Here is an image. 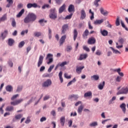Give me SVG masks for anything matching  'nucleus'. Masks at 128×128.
I'll use <instances>...</instances> for the list:
<instances>
[{
    "mask_svg": "<svg viewBox=\"0 0 128 128\" xmlns=\"http://www.w3.org/2000/svg\"><path fill=\"white\" fill-rule=\"evenodd\" d=\"M66 122V117L64 116H62L60 118V124L62 126H64V124Z\"/></svg>",
    "mask_w": 128,
    "mask_h": 128,
    "instance_id": "nucleus-14",
    "label": "nucleus"
},
{
    "mask_svg": "<svg viewBox=\"0 0 128 128\" xmlns=\"http://www.w3.org/2000/svg\"><path fill=\"white\" fill-rule=\"evenodd\" d=\"M46 118L43 116L40 119V122H46Z\"/></svg>",
    "mask_w": 128,
    "mask_h": 128,
    "instance_id": "nucleus-53",
    "label": "nucleus"
},
{
    "mask_svg": "<svg viewBox=\"0 0 128 128\" xmlns=\"http://www.w3.org/2000/svg\"><path fill=\"white\" fill-rule=\"evenodd\" d=\"M22 6H24V5L22 3H20V4H18V8H22Z\"/></svg>",
    "mask_w": 128,
    "mask_h": 128,
    "instance_id": "nucleus-63",
    "label": "nucleus"
},
{
    "mask_svg": "<svg viewBox=\"0 0 128 128\" xmlns=\"http://www.w3.org/2000/svg\"><path fill=\"white\" fill-rule=\"evenodd\" d=\"M88 54H80V56L79 58L78 59V60H86V58H88Z\"/></svg>",
    "mask_w": 128,
    "mask_h": 128,
    "instance_id": "nucleus-12",
    "label": "nucleus"
},
{
    "mask_svg": "<svg viewBox=\"0 0 128 128\" xmlns=\"http://www.w3.org/2000/svg\"><path fill=\"white\" fill-rule=\"evenodd\" d=\"M110 48H111L114 54H120V52L118 51V50H114V48L112 47H110Z\"/></svg>",
    "mask_w": 128,
    "mask_h": 128,
    "instance_id": "nucleus-36",
    "label": "nucleus"
},
{
    "mask_svg": "<svg viewBox=\"0 0 128 128\" xmlns=\"http://www.w3.org/2000/svg\"><path fill=\"white\" fill-rule=\"evenodd\" d=\"M28 30H26L25 31H22L21 32V36H24V34H28Z\"/></svg>",
    "mask_w": 128,
    "mask_h": 128,
    "instance_id": "nucleus-54",
    "label": "nucleus"
},
{
    "mask_svg": "<svg viewBox=\"0 0 128 128\" xmlns=\"http://www.w3.org/2000/svg\"><path fill=\"white\" fill-rule=\"evenodd\" d=\"M12 26L13 28H16V20L14 18H12Z\"/></svg>",
    "mask_w": 128,
    "mask_h": 128,
    "instance_id": "nucleus-32",
    "label": "nucleus"
},
{
    "mask_svg": "<svg viewBox=\"0 0 128 128\" xmlns=\"http://www.w3.org/2000/svg\"><path fill=\"white\" fill-rule=\"evenodd\" d=\"M96 38L94 37H92L88 39V44H96Z\"/></svg>",
    "mask_w": 128,
    "mask_h": 128,
    "instance_id": "nucleus-8",
    "label": "nucleus"
},
{
    "mask_svg": "<svg viewBox=\"0 0 128 128\" xmlns=\"http://www.w3.org/2000/svg\"><path fill=\"white\" fill-rule=\"evenodd\" d=\"M66 38V35H64L61 37L60 40V46H62Z\"/></svg>",
    "mask_w": 128,
    "mask_h": 128,
    "instance_id": "nucleus-11",
    "label": "nucleus"
},
{
    "mask_svg": "<svg viewBox=\"0 0 128 128\" xmlns=\"http://www.w3.org/2000/svg\"><path fill=\"white\" fill-rule=\"evenodd\" d=\"M116 26H120V24L119 16H117V18L116 21Z\"/></svg>",
    "mask_w": 128,
    "mask_h": 128,
    "instance_id": "nucleus-40",
    "label": "nucleus"
},
{
    "mask_svg": "<svg viewBox=\"0 0 128 128\" xmlns=\"http://www.w3.org/2000/svg\"><path fill=\"white\" fill-rule=\"evenodd\" d=\"M96 56H100L102 54V52L100 50H97L96 52Z\"/></svg>",
    "mask_w": 128,
    "mask_h": 128,
    "instance_id": "nucleus-55",
    "label": "nucleus"
},
{
    "mask_svg": "<svg viewBox=\"0 0 128 128\" xmlns=\"http://www.w3.org/2000/svg\"><path fill=\"white\" fill-rule=\"evenodd\" d=\"M54 62V59L52 58H49V62H47L48 64H52Z\"/></svg>",
    "mask_w": 128,
    "mask_h": 128,
    "instance_id": "nucleus-60",
    "label": "nucleus"
},
{
    "mask_svg": "<svg viewBox=\"0 0 128 128\" xmlns=\"http://www.w3.org/2000/svg\"><path fill=\"white\" fill-rule=\"evenodd\" d=\"M118 42L120 43V44H124V38H120L119 40H118Z\"/></svg>",
    "mask_w": 128,
    "mask_h": 128,
    "instance_id": "nucleus-57",
    "label": "nucleus"
},
{
    "mask_svg": "<svg viewBox=\"0 0 128 128\" xmlns=\"http://www.w3.org/2000/svg\"><path fill=\"white\" fill-rule=\"evenodd\" d=\"M91 78H93L94 80H98L100 79V76L98 75H94L91 76Z\"/></svg>",
    "mask_w": 128,
    "mask_h": 128,
    "instance_id": "nucleus-33",
    "label": "nucleus"
},
{
    "mask_svg": "<svg viewBox=\"0 0 128 128\" xmlns=\"http://www.w3.org/2000/svg\"><path fill=\"white\" fill-rule=\"evenodd\" d=\"M126 104L122 103L120 106V108H122L124 114H126Z\"/></svg>",
    "mask_w": 128,
    "mask_h": 128,
    "instance_id": "nucleus-17",
    "label": "nucleus"
},
{
    "mask_svg": "<svg viewBox=\"0 0 128 128\" xmlns=\"http://www.w3.org/2000/svg\"><path fill=\"white\" fill-rule=\"evenodd\" d=\"M84 66H76V72H77V74H82V70H84Z\"/></svg>",
    "mask_w": 128,
    "mask_h": 128,
    "instance_id": "nucleus-10",
    "label": "nucleus"
},
{
    "mask_svg": "<svg viewBox=\"0 0 128 128\" xmlns=\"http://www.w3.org/2000/svg\"><path fill=\"white\" fill-rule=\"evenodd\" d=\"M100 2V0H95L94 2V6H96V8H98V2Z\"/></svg>",
    "mask_w": 128,
    "mask_h": 128,
    "instance_id": "nucleus-43",
    "label": "nucleus"
},
{
    "mask_svg": "<svg viewBox=\"0 0 128 128\" xmlns=\"http://www.w3.org/2000/svg\"><path fill=\"white\" fill-rule=\"evenodd\" d=\"M98 126V122H93L90 124V126Z\"/></svg>",
    "mask_w": 128,
    "mask_h": 128,
    "instance_id": "nucleus-44",
    "label": "nucleus"
},
{
    "mask_svg": "<svg viewBox=\"0 0 128 128\" xmlns=\"http://www.w3.org/2000/svg\"><path fill=\"white\" fill-rule=\"evenodd\" d=\"M89 14H91L92 16L90 17V18L91 20H94V12H92V9H90L89 10Z\"/></svg>",
    "mask_w": 128,
    "mask_h": 128,
    "instance_id": "nucleus-31",
    "label": "nucleus"
},
{
    "mask_svg": "<svg viewBox=\"0 0 128 128\" xmlns=\"http://www.w3.org/2000/svg\"><path fill=\"white\" fill-rule=\"evenodd\" d=\"M48 36L50 40L52 38V29L50 28H48Z\"/></svg>",
    "mask_w": 128,
    "mask_h": 128,
    "instance_id": "nucleus-38",
    "label": "nucleus"
},
{
    "mask_svg": "<svg viewBox=\"0 0 128 128\" xmlns=\"http://www.w3.org/2000/svg\"><path fill=\"white\" fill-rule=\"evenodd\" d=\"M6 20V15L3 16L2 17L0 18V20L1 22H4V20Z\"/></svg>",
    "mask_w": 128,
    "mask_h": 128,
    "instance_id": "nucleus-46",
    "label": "nucleus"
},
{
    "mask_svg": "<svg viewBox=\"0 0 128 128\" xmlns=\"http://www.w3.org/2000/svg\"><path fill=\"white\" fill-rule=\"evenodd\" d=\"M102 22H104V19H101L100 20H97L94 22V24H102Z\"/></svg>",
    "mask_w": 128,
    "mask_h": 128,
    "instance_id": "nucleus-22",
    "label": "nucleus"
},
{
    "mask_svg": "<svg viewBox=\"0 0 128 128\" xmlns=\"http://www.w3.org/2000/svg\"><path fill=\"white\" fill-rule=\"evenodd\" d=\"M72 13H71L70 15L67 16L65 18L66 20H70L72 16Z\"/></svg>",
    "mask_w": 128,
    "mask_h": 128,
    "instance_id": "nucleus-48",
    "label": "nucleus"
},
{
    "mask_svg": "<svg viewBox=\"0 0 128 128\" xmlns=\"http://www.w3.org/2000/svg\"><path fill=\"white\" fill-rule=\"evenodd\" d=\"M76 82V78H74V79L70 81L67 84V86H70V84H72V82Z\"/></svg>",
    "mask_w": 128,
    "mask_h": 128,
    "instance_id": "nucleus-37",
    "label": "nucleus"
},
{
    "mask_svg": "<svg viewBox=\"0 0 128 128\" xmlns=\"http://www.w3.org/2000/svg\"><path fill=\"white\" fill-rule=\"evenodd\" d=\"M82 110H84V106L82 105H81L78 108V114H82Z\"/></svg>",
    "mask_w": 128,
    "mask_h": 128,
    "instance_id": "nucleus-34",
    "label": "nucleus"
},
{
    "mask_svg": "<svg viewBox=\"0 0 128 128\" xmlns=\"http://www.w3.org/2000/svg\"><path fill=\"white\" fill-rule=\"evenodd\" d=\"M14 106H8L6 107V112H14Z\"/></svg>",
    "mask_w": 128,
    "mask_h": 128,
    "instance_id": "nucleus-30",
    "label": "nucleus"
},
{
    "mask_svg": "<svg viewBox=\"0 0 128 128\" xmlns=\"http://www.w3.org/2000/svg\"><path fill=\"white\" fill-rule=\"evenodd\" d=\"M68 30V24H65L62 26V30L61 32V34H66V32Z\"/></svg>",
    "mask_w": 128,
    "mask_h": 128,
    "instance_id": "nucleus-4",
    "label": "nucleus"
},
{
    "mask_svg": "<svg viewBox=\"0 0 128 128\" xmlns=\"http://www.w3.org/2000/svg\"><path fill=\"white\" fill-rule=\"evenodd\" d=\"M6 2H8L6 6L7 8H10L12 5V4H14V0H6Z\"/></svg>",
    "mask_w": 128,
    "mask_h": 128,
    "instance_id": "nucleus-25",
    "label": "nucleus"
},
{
    "mask_svg": "<svg viewBox=\"0 0 128 128\" xmlns=\"http://www.w3.org/2000/svg\"><path fill=\"white\" fill-rule=\"evenodd\" d=\"M22 86H18L17 88L16 92H22Z\"/></svg>",
    "mask_w": 128,
    "mask_h": 128,
    "instance_id": "nucleus-49",
    "label": "nucleus"
},
{
    "mask_svg": "<svg viewBox=\"0 0 128 128\" xmlns=\"http://www.w3.org/2000/svg\"><path fill=\"white\" fill-rule=\"evenodd\" d=\"M121 24H122V28H125V30H128V28H126V25H124V22L122 20H121Z\"/></svg>",
    "mask_w": 128,
    "mask_h": 128,
    "instance_id": "nucleus-47",
    "label": "nucleus"
},
{
    "mask_svg": "<svg viewBox=\"0 0 128 128\" xmlns=\"http://www.w3.org/2000/svg\"><path fill=\"white\" fill-rule=\"evenodd\" d=\"M8 30H5L4 32H2L1 34V36L0 34V38H2V40H4V38H6V36H8Z\"/></svg>",
    "mask_w": 128,
    "mask_h": 128,
    "instance_id": "nucleus-15",
    "label": "nucleus"
},
{
    "mask_svg": "<svg viewBox=\"0 0 128 128\" xmlns=\"http://www.w3.org/2000/svg\"><path fill=\"white\" fill-rule=\"evenodd\" d=\"M22 102H24V99L22 98L12 102H10V104H12V106H18V104H20Z\"/></svg>",
    "mask_w": 128,
    "mask_h": 128,
    "instance_id": "nucleus-6",
    "label": "nucleus"
},
{
    "mask_svg": "<svg viewBox=\"0 0 128 128\" xmlns=\"http://www.w3.org/2000/svg\"><path fill=\"white\" fill-rule=\"evenodd\" d=\"M50 8V5H48V4H46L42 6V10H44V8Z\"/></svg>",
    "mask_w": 128,
    "mask_h": 128,
    "instance_id": "nucleus-59",
    "label": "nucleus"
},
{
    "mask_svg": "<svg viewBox=\"0 0 128 128\" xmlns=\"http://www.w3.org/2000/svg\"><path fill=\"white\" fill-rule=\"evenodd\" d=\"M74 6L73 4H70L68 8V12H74Z\"/></svg>",
    "mask_w": 128,
    "mask_h": 128,
    "instance_id": "nucleus-13",
    "label": "nucleus"
},
{
    "mask_svg": "<svg viewBox=\"0 0 128 128\" xmlns=\"http://www.w3.org/2000/svg\"><path fill=\"white\" fill-rule=\"evenodd\" d=\"M120 80H122V78L118 76H117V78H116V82H120Z\"/></svg>",
    "mask_w": 128,
    "mask_h": 128,
    "instance_id": "nucleus-58",
    "label": "nucleus"
},
{
    "mask_svg": "<svg viewBox=\"0 0 128 128\" xmlns=\"http://www.w3.org/2000/svg\"><path fill=\"white\" fill-rule=\"evenodd\" d=\"M54 68V65H52L50 66V68L48 69V72H50L52 69Z\"/></svg>",
    "mask_w": 128,
    "mask_h": 128,
    "instance_id": "nucleus-45",
    "label": "nucleus"
},
{
    "mask_svg": "<svg viewBox=\"0 0 128 128\" xmlns=\"http://www.w3.org/2000/svg\"><path fill=\"white\" fill-rule=\"evenodd\" d=\"M51 114H52V116H56V111L54 110H53L51 112H50Z\"/></svg>",
    "mask_w": 128,
    "mask_h": 128,
    "instance_id": "nucleus-64",
    "label": "nucleus"
},
{
    "mask_svg": "<svg viewBox=\"0 0 128 128\" xmlns=\"http://www.w3.org/2000/svg\"><path fill=\"white\" fill-rule=\"evenodd\" d=\"M73 34H74V40H76V38H78V30H76V29H74V30L73 32Z\"/></svg>",
    "mask_w": 128,
    "mask_h": 128,
    "instance_id": "nucleus-26",
    "label": "nucleus"
},
{
    "mask_svg": "<svg viewBox=\"0 0 128 128\" xmlns=\"http://www.w3.org/2000/svg\"><path fill=\"white\" fill-rule=\"evenodd\" d=\"M105 84H106V82L104 81L102 83H100L98 86V88L100 90H104V88Z\"/></svg>",
    "mask_w": 128,
    "mask_h": 128,
    "instance_id": "nucleus-23",
    "label": "nucleus"
},
{
    "mask_svg": "<svg viewBox=\"0 0 128 128\" xmlns=\"http://www.w3.org/2000/svg\"><path fill=\"white\" fill-rule=\"evenodd\" d=\"M100 12L102 14H103V16H108V11L106 10H104L102 8H100Z\"/></svg>",
    "mask_w": 128,
    "mask_h": 128,
    "instance_id": "nucleus-19",
    "label": "nucleus"
},
{
    "mask_svg": "<svg viewBox=\"0 0 128 128\" xmlns=\"http://www.w3.org/2000/svg\"><path fill=\"white\" fill-rule=\"evenodd\" d=\"M128 94V87H123L119 90L117 93V96H120V94Z\"/></svg>",
    "mask_w": 128,
    "mask_h": 128,
    "instance_id": "nucleus-1",
    "label": "nucleus"
},
{
    "mask_svg": "<svg viewBox=\"0 0 128 128\" xmlns=\"http://www.w3.org/2000/svg\"><path fill=\"white\" fill-rule=\"evenodd\" d=\"M100 34L103 36H107L108 34V32L106 30H100Z\"/></svg>",
    "mask_w": 128,
    "mask_h": 128,
    "instance_id": "nucleus-18",
    "label": "nucleus"
},
{
    "mask_svg": "<svg viewBox=\"0 0 128 128\" xmlns=\"http://www.w3.org/2000/svg\"><path fill=\"white\" fill-rule=\"evenodd\" d=\"M86 18V11L82 9L80 12V20H84Z\"/></svg>",
    "mask_w": 128,
    "mask_h": 128,
    "instance_id": "nucleus-7",
    "label": "nucleus"
},
{
    "mask_svg": "<svg viewBox=\"0 0 128 128\" xmlns=\"http://www.w3.org/2000/svg\"><path fill=\"white\" fill-rule=\"evenodd\" d=\"M83 50H86V52H90V48L86 46H84Z\"/></svg>",
    "mask_w": 128,
    "mask_h": 128,
    "instance_id": "nucleus-52",
    "label": "nucleus"
},
{
    "mask_svg": "<svg viewBox=\"0 0 128 128\" xmlns=\"http://www.w3.org/2000/svg\"><path fill=\"white\" fill-rule=\"evenodd\" d=\"M44 70H46V67L44 66H42L40 67V72H44Z\"/></svg>",
    "mask_w": 128,
    "mask_h": 128,
    "instance_id": "nucleus-62",
    "label": "nucleus"
},
{
    "mask_svg": "<svg viewBox=\"0 0 128 128\" xmlns=\"http://www.w3.org/2000/svg\"><path fill=\"white\" fill-rule=\"evenodd\" d=\"M24 14V9H22L16 15V18H20Z\"/></svg>",
    "mask_w": 128,
    "mask_h": 128,
    "instance_id": "nucleus-28",
    "label": "nucleus"
},
{
    "mask_svg": "<svg viewBox=\"0 0 128 128\" xmlns=\"http://www.w3.org/2000/svg\"><path fill=\"white\" fill-rule=\"evenodd\" d=\"M23 114H19L18 115H16L15 116V118L16 120H20Z\"/></svg>",
    "mask_w": 128,
    "mask_h": 128,
    "instance_id": "nucleus-39",
    "label": "nucleus"
},
{
    "mask_svg": "<svg viewBox=\"0 0 128 128\" xmlns=\"http://www.w3.org/2000/svg\"><path fill=\"white\" fill-rule=\"evenodd\" d=\"M66 9V4H64L60 8H59V14H62L64 10Z\"/></svg>",
    "mask_w": 128,
    "mask_h": 128,
    "instance_id": "nucleus-29",
    "label": "nucleus"
},
{
    "mask_svg": "<svg viewBox=\"0 0 128 128\" xmlns=\"http://www.w3.org/2000/svg\"><path fill=\"white\" fill-rule=\"evenodd\" d=\"M24 41H22L18 44V48H22L24 46Z\"/></svg>",
    "mask_w": 128,
    "mask_h": 128,
    "instance_id": "nucleus-42",
    "label": "nucleus"
},
{
    "mask_svg": "<svg viewBox=\"0 0 128 128\" xmlns=\"http://www.w3.org/2000/svg\"><path fill=\"white\" fill-rule=\"evenodd\" d=\"M24 24H28L29 22H32V21H31L30 19V18L28 17V16H27L24 18Z\"/></svg>",
    "mask_w": 128,
    "mask_h": 128,
    "instance_id": "nucleus-27",
    "label": "nucleus"
},
{
    "mask_svg": "<svg viewBox=\"0 0 128 128\" xmlns=\"http://www.w3.org/2000/svg\"><path fill=\"white\" fill-rule=\"evenodd\" d=\"M69 98H74V100H76L78 98V95H76V94H72L69 96Z\"/></svg>",
    "mask_w": 128,
    "mask_h": 128,
    "instance_id": "nucleus-35",
    "label": "nucleus"
},
{
    "mask_svg": "<svg viewBox=\"0 0 128 128\" xmlns=\"http://www.w3.org/2000/svg\"><path fill=\"white\" fill-rule=\"evenodd\" d=\"M51 14H50V18L52 20H56L57 18L56 13V8L52 9L50 10Z\"/></svg>",
    "mask_w": 128,
    "mask_h": 128,
    "instance_id": "nucleus-2",
    "label": "nucleus"
},
{
    "mask_svg": "<svg viewBox=\"0 0 128 128\" xmlns=\"http://www.w3.org/2000/svg\"><path fill=\"white\" fill-rule=\"evenodd\" d=\"M72 50V48L70 46H68L66 48V52H70V50Z\"/></svg>",
    "mask_w": 128,
    "mask_h": 128,
    "instance_id": "nucleus-56",
    "label": "nucleus"
},
{
    "mask_svg": "<svg viewBox=\"0 0 128 128\" xmlns=\"http://www.w3.org/2000/svg\"><path fill=\"white\" fill-rule=\"evenodd\" d=\"M6 90L7 92H12L14 88H12V86L8 85L6 86Z\"/></svg>",
    "mask_w": 128,
    "mask_h": 128,
    "instance_id": "nucleus-24",
    "label": "nucleus"
},
{
    "mask_svg": "<svg viewBox=\"0 0 128 128\" xmlns=\"http://www.w3.org/2000/svg\"><path fill=\"white\" fill-rule=\"evenodd\" d=\"M34 36H36L37 38H38V36H42V32H35L34 33Z\"/></svg>",
    "mask_w": 128,
    "mask_h": 128,
    "instance_id": "nucleus-41",
    "label": "nucleus"
},
{
    "mask_svg": "<svg viewBox=\"0 0 128 128\" xmlns=\"http://www.w3.org/2000/svg\"><path fill=\"white\" fill-rule=\"evenodd\" d=\"M28 16L29 17V18L31 22H34L35 20H36V16L34 14V13L29 14Z\"/></svg>",
    "mask_w": 128,
    "mask_h": 128,
    "instance_id": "nucleus-5",
    "label": "nucleus"
},
{
    "mask_svg": "<svg viewBox=\"0 0 128 128\" xmlns=\"http://www.w3.org/2000/svg\"><path fill=\"white\" fill-rule=\"evenodd\" d=\"M18 94H16V95H14L12 96V98H11V100H16V98H18Z\"/></svg>",
    "mask_w": 128,
    "mask_h": 128,
    "instance_id": "nucleus-51",
    "label": "nucleus"
},
{
    "mask_svg": "<svg viewBox=\"0 0 128 128\" xmlns=\"http://www.w3.org/2000/svg\"><path fill=\"white\" fill-rule=\"evenodd\" d=\"M42 62H44V56L40 55L39 58V60L38 63V66L40 68V66L42 64Z\"/></svg>",
    "mask_w": 128,
    "mask_h": 128,
    "instance_id": "nucleus-9",
    "label": "nucleus"
},
{
    "mask_svg": "<svg viewBox=\"0 0 128 128\" xmlns=\"http://www.w3.org/2000/svg\"><path fill=\"white\" fill-rule=\"evenodd\" d=\"M92 93L91 92H89L84 94V98H92Z\"/></svg>",
    "mask_w": 128,
    "mask_h": 128,
    "instance_id": "nucleus-20",
    "label": "nucleus"
},
{
    "mask_svg": "<svg viewBox=\"0 0 128 128\" xmlns=\"http://www.w3.org/2000/svg\"><path fill=\"white\" fill-rule=\"evenodd\" d=\"M52 86V80L50 79H48L42 84V86L43 88H48V86Z\"/></svg>",
    "mask_w": 128,
    "mask_h": 128,
    "instance_id": "nucleus-3",
    "label": "nucleus"
},
{
    "mask_svg": "<svg viewBox=\"0 0 128 128\" xmlns=\"http://www.w3.org/2000/svg\"><path fill=\"white\" fill-rule=\"evenodd\" d=\"M64 76V78H68V79H70V78H72L70 76H68V74H66V73H65Z\"/></svg>",
    "mask_w": 128,
    "mask_h": 128,
    "instance_id": "nucleus-61",
    "label": "nucleus"
},
{
    "mask_svg": "<svg viewBox=\"0 0 128 128\" xmlns=\"http://www.w3.org/2000/svg\"><path fill=\"white\" fill-rule=\"evenodd\" d=\"M67 64H68V62H66V61L60 64V66L62 68V66H66Z\"/></svg>",
    "mask_w": 128,
    "mask_h": 128,
    "instance_id": "nucleus-50",
    "label": "nucleus"
},
{
    "mask_svg": "<svg viewBox=\"0 0 128 128\" xmlns=\"http://www.w3.org/2000/svg\"><path fill=\"white\" fill-rule=\"evenodd\" d=\"M88 30L86 29L82 34V38L84 39L88 38Z\"/></svg>",
    "mask_w": 128,
    "mask_h": 128,
    "instance_id": "nucleus-16",
    "label": "nucleus"
},
{
    "mask_svg": "<svg viewBox=\"0 0 128 128\" xmlns=\"http://www.w3.org/2000/svg\"><path fill=\"white\" fill-rule=\"evenodd\" d=\"M14 44V40L12 38H9L8 40V44L10 46H12Z\"/></svg>",
    "mask_w": 128,
    "mask_h": 128,
    "instance_id": "nucleus-21",
    "label": "nucleus"
}]
</instances>
